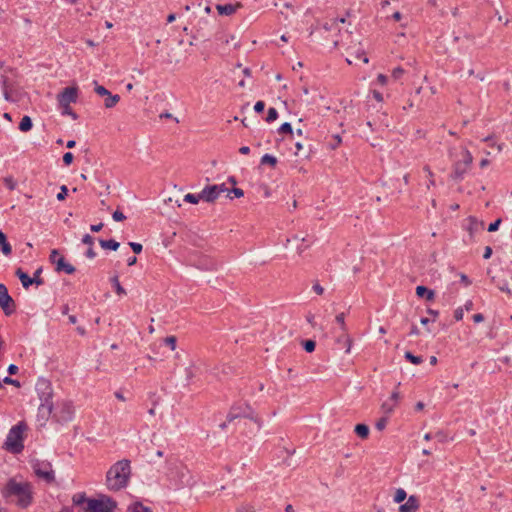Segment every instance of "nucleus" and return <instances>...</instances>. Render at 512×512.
<instances>
[{
    "instance_id": "1",
    "label": "nucleus",
    "mask_w": 512,
    "mask_h": 512,
    "mask_svg": "<svg viewBox=\"0 0 512 512\" xmlns=\"http://www.w3.org/2000/svg\"><path fill=\"white\" fill-rule=\"evenodd\" d=\"M2 496L21 509L28 508L34 500V487L28 481L11 478L2 489Z\"/></svg>"
},
{
    "instance_id": "29",
    "label": "nucleus",
    "mask_w": 512,
    "mask_h": 512,
    "mask_svg": "<svg viewBox=\"0 0 512 512\" xmlns=\"http://www.w3.org/2000/svg\"><path fill=\"white\" fill-rule=\"evenodd\" d=\"M277 158L270 154H265L261 157L260 163L261 165H270L272 167H275L277 164Z\"/></svg>"
},
{
    "instance_id": "15",
    "label": "nucleus",
    "mask_w": 512,
    "mask_h": 512,
    "mask_svg": "<svg viewBox=\"0 0 512 512\" xmlns=\"http://www.w3.org/2000/svg\"><path fill=\"white\" fill-rule=\"evenodd\" d=\"M55 270L57 272L64 271L67 274H73L75 272V267L67 263L64 257H59L55 264Z\"/></svg>"
},
{
    "instance_id": "45",
    "label": "nucleus",
    "mask_w": 512,
    "mask_h": 512,
    "mask_svg": "<svg viewBox=\"0 0 512 512\" xmlns=\"http://www.w3.org/2000/svg\"><path fill=\"white\" fill-rule=\"evenodd\" d=\"M386 425H387V418H386V417H382V418H380V419L376 422V424H375L376 428H377L379 431H382V430L386 427Z\"/></svg>"
},
{
    "instance_id": "5",
    "label": "nucleus",
    "mask_w": 512,
    "mask_h": 512,
    "mask_svg": "<svg viewBox=\"0 0 512 512\" xmlns=\"http://www.w3.org/2000/svg\"><path fill=\"white\" fill-rule=\"evenodd\" d=\"M25 430L26 425L23 422L18 423L10 429L4 443V447L7 451L18 454L23 450V433Z\"/></svg>"
},
{
    "instance_id": "56",
    "label": "nucleus",
    "mask_w": 512,
    "mask_h": 512,
    "mask_svg": "<svg viewBox=\"0 0 512 512\" xmlns=\"http://www.w3.org/2000/svg\"><path fill=\"white\" fill-rule=\"evenodd\" d=\"M312 289L318 295H322L324 293V288L318 282L314 283Z\"/></svg>"
},
{
    "instance_id": "34",
    "label": "nucleus",
    "mask_w": 512,
    "mask_h": 512,
    "mask_svg": "<svg viewBox=\"0 0 512 512\" xmlns=\"http://www.w3.org/2000/svg\"><path fill=\"white\" fill-rule=\"evenodd\" d=\"M200 200H201L200 193L199 194L188 193L184 196V201L191 203V204H197Z\"/></svg>"
},
{
    "instance_id": "13",
    "label": "nucleus",
    "mask_w": 512,
    "mask_h": 512,
    "mask_svg": "<svg viewBox=\"0 0 512 512\" xmlns=\"http://www.w3.org/2000/svg\"><path fill=\"white\" fill-rule=\"evenodd\" d=\"M15 275L19 278V280L21 281V284L22 286L25 288V289H28L32 284H36V285H43L44 284V280H36V279H32L31 277H29V275L24 272L21 268H17L16 271H15Z\"/></svg>"
},
{
    "instance_id": "25",
    "label": "nucleus",
    "mask_w": 512,
    "mask_h": 512,
    "mask_svg": "<svg viewBox=\"0 0 512 512\" xmlns=\"http://www.w3.org/2000/svg\"><path fill=\"white\" fill-rule=\"evenodd\" d=\"M3 96H4L5 100L10 101V102H16L18 100V98L14 95L12 89L9 87V85L6 82H4V85H3Z\"/></svg>"
},
{
    "instance_id": "8",
    "label": "nucleus",
    "mask_w": 512,
    "mask_h": 512,
    "mask_svg": "<svg viewBox=\"0 0 512 512\" xmlns=\"http://www.w3.org/2000/svg\"><path fill=\"white\" fill-rule=\"evenodd\" d=\"M32 467L38 478L43 479L47 483L55 481L54 471L50 462L36 460Z\"/></svg>"
},
{
    "instance_id": "4",
    "label": "nucleus",
    "mask_w": 512,
    "mask_h": 512,
    "mask_svg": "<svg viewBox=\"0 0 512 512\" xmlns=\"http://www.w3.org/2000/svg\"><path fill=\"white\" fill-rule=\"evenodd\" d=\"M36 390L41 400L38 413L42 418H48L53 411L52 387L47 380H39L36 384Z\"/></svg>"
},
{
    "instance_id": "55",
    "label": "nucleus",
    "mask_w": 512,
    "mask_h": 512,
    "mask_svg": "<svg viewBox=\"0 0 512 512\" xmlns=\"http://www.w3.org/2000/svg\"><path fill=\"white\" fill-rule=\"evenodd\" d=\"M265 103L263 101H257L254 105V110L257 113H261L264 111Z\"/></svg>"
},
{
    "instance_id": "38",
    "label": "nucleus",
    "mask_w": 512,
    "mask_h": 512,
    "mask_svg": "<svg viewBox=\"0 0 512 512\" xmlns=\"http://www.w3.org/2000/svg\"><path fill=\"white\" fill-rule=\"evenodd\" d=\"M164 343L171 348V350L176 349L177 339L175 336H168L164 339Z\"/></svg>"
},
{
    "instance_id": "37",
    "label": "nucleus",
    "mask_w": 512,
    "mask_h": 512,
    "mask_svg": "<svg viewBox=\"0 0 512 512\" xmlns=\"http://www.w3.org/2000/svg\"><path fill=\"white\" fill-rule=\"evenodd\" d=\"M316 343L313 340H305L303 341V348L306 352L311 353L315 350Z\"/></svg>"
},
{
    "instance_id": "12",
    "label": "nucleus",
    "mask_w": 512,
    "mask_h": 512,
    "mask_svg": "<svg viewBox=\"0 0 512 512\" xmlns=\"http://www.w3.org/2000/svg\"><path fill=\"white\" fill-rule=\"evenodd\" d=\"M74 414L73 405L70 402H63L60 406L57 407V411L54 414V417L57 418L58 421H70Z\"/></svg>"
},
{
    "instance_id": "31",
    "label": "nucleus",
    "mask_w": 512,
    "mask_h": 512,
    "mask_svg": "<svg viewBox=\"0 0 512 512\" xmlns=\"http://www.w3.org/2000/svg\"><path fill=\"white\" fill-rule=\"evenodd\" d=\"M404 357L406 360L411 362L412 364L419 365L423 362V359L421 356H415L412 352L406 351L404 354Z\"/></svg>"
},
{
    "instance_id": "24",
    "label": "nucleus",
    "mask_w": 512,
    "mask_h": 512,
    "mask_svg": "<svg viewBox=\"0 0 512 512\" xmlns=\"http://www.w3.org/2000/svg\"><path fill=\"white\" fill-rule=\"evenodd\" d=\"M127 512H152V510L141 502H135L128 507Z\"/></svg>"
},
{
    "instance_id": "39",
    "label": "nucleus",
    "mask_w": 512,
    "mask_h": 512,
    "mask_svg": "<svg viewBox=\"0 0 512 512\" xmlns=\"http://www.w3.org/2000/svg\"><path fill=\"white\" fill-rule=\"evenodd\" d=\"M336 322L340 325V328L343 332H346V324H345V313H340L336 316Z\"/></svg>"
},
{
    "instance_id": "20",
    "label": "nucleus",
    "mask_w": 512,
    "mask_h": 512,
    "mask_svg": "<svg viewBox=\"0 0 512 512\" xmlns=\"http://www.w3.org/2000/svg\"><path fill=\"white\" fill-rule=\"evenodd\" d=\"M99 244L103 249H109V250H113V251H116L120 246L119 242H117L114 239H109V240L99 239Z\"/></svg>"
},
{
    "instance_id": "49",
    "label": "nucleus",
    "mask_w": 512,
    "mask_h": 512,
    "mask_svg": "<svg viewBox=\"0 0 512 512\" xmlns=\"http://www.w3.org/2000/svg\"><path fill=\"white\" fill-rule=\"evenodd\" d=\"M424 171L427 172V174H428V179H429L428 188H430V186H434L435 185V181L433 179V173L430 170L429 166H425L424 167Z\"/></svg>"
},
{
    "instance_id": "9",
    "label": "nucleus",
    "mask_w": 512,
    "mask_h": 512,
    "mask_svg": "<svg viewBox=\"0 0 512 512\" xmlns=\"http://www.w3.org/2000/svg\"><path fill=\"white\" fill-rule=\"evenodd\" d=\"M0 306L6 316H10L16 311V303L4 284H0Z\"/></svg>"
},
{
    "instance_id": "59",
    "label": "nucleus",
    "mask_w": 512,
    "mask_h": 512,
    "mask_svg": "<svg viewBox=\"0 0 512 512\" xmlns=\"http://www.w3.org/2000/svg\"><path fill=\"white\" fill-rule=\"evenodd\" d=\"M395 404H390L388 402L383 403L382 409L385 410V412L390 413L393 411Z\"/></svg>"
},
{
    "instance_id": "47",
    "label": "nucleus",
    "mask_w": 512,
    "mask_h": 512,
    "mask_svg": "<svg viewBox=\"0 0 512 512\" xmlns=\"http://www.w3.org/2000/svg\"><path fill=\"white\" fill-rule=\"evenodd\" d=\"M355 58L358 59V60H362L364 63H368L369 62V59L365 55V52L363 50H358L356 52V54H355Z\"/></svg>"
},
{
    "instance_id": "19",
    "label": "nucleus",
    "mask_w": 512,
    "mask_h": 512,
    "mask_svg": "<svg viewBox=\"0 0 512 512\" xmlns=\"http://www.w3.org/2000/svg\"><path fill=\"white\" fill-rule=\"evenodd\" d=\"M0 247H1V251L4 255L7 256V255L11 254V252H12L11 245L8 243L7 237L2 231H0Z\"/></svg>"
},
{
    "instance_id": "57",
    "label": "nucleus",
    "mask_w": 512,
    "mask_h": 512,
    "mask_svg": "<svg viewBox=\"0 0 512 512\" xmlns=\"http://www.w3.org/2000/svg\"><path fill=\"white\" fill-rule=\"evenodd\" d=\"M477 228V221L475 218H470V226L468 228L470 235L472 236L474 230Z\"/></svg>"
},
{
    "instance_id": "7",
    "label": "nucleus",
    "mask_w": 512,
    "mask_h": 512,
    "mask_svg": "<svg viewBox=\"0 0 512 512\" xmlns=\"http://www.w3.org/2000/svg\"><path fill=\"white\" fill-rule=\"evenodd\" d=\"M116 503L109 497L103 496L100 499H90L87 506L83 508L84 512H113Z\"/></svg>"
},
{
    "instance_id": "62",
    "label": "nucleus",
    "mask_w": 512,
    "mask_h": 512,
    "mask_svg": "<svg viewBox=\"0 0 512 512\" xmlns=\"http://www.w3.org/2000/svg\"><path fill=\"white\" fill-rule=\"evenodd\" d=\"M387 76H385L384 74H378L377 76V82L380 83L381 85H385L387 83Z\"/></svg>"
},
{
    "instance_id": "52",
    "label": "nucleus",
    "mask_w": 512,
    "mask_h": 512,
    "mask_svg": "<svg viewBox=\"0 0 512 512\" xmlns=\"http://www.w3.org/2000/svg\"><path fill=\"white\" fill-rule=\"evenodd\" d=\"M4 182H5V185L10 189V190H14L15 187H16V183L15 181L13 180L12 177H6L4 179Z\"/></svg>"
},
{
    "instance_id": "28",
    "label": "nucleus",
    "mask_w": 512,
    "mask_h": 512,
    "mask_svg": "<svg viewBox=\"0 0 512 512\" xmlns=\"http://www.w3.org/2000/svg\"><path fill=\"white\" fill-rule=\"evenodd\" d=\"M179 58L176 57L175 54V48L174 47H167V58L165 60V63L167 64H177L179 63Z\"/></svg>"
},
{
    "instance_id": "61",
    "label": "nucleus",
    "mask_w": 512,
    "mask_h": 512,
    "mask_svg": "<svg viewBox=\"0 0 512 512\" xmlns=\"http://www.w3.org/2000/svg\"><path fill=\"white\" fill-rule=\"evenodd\" d=\"M230 192H232L235 195V197H237V198H240L244 195V191L240 188H233V189H231Z\"/></svg>"
},
{
    "instance_id": "16",
    "label": "nucleus",
    "mask_w": 512,
    "mask_h": 512,
    "mask_svg": "<svg viewBox=\"0 0 512 512\" xmlns=\"http://www.w3.org/2000/svg\"><path fill=\"white\" fill-rule=\"evenodd\" d=\"M241 7V5L238 3L236 5L233 4H225V5H217L216 9L221 15H232L236 12L237 8Z\"/></svg>"
},
{
    "instance_id": "10",
    "label": "nucleus",
    "mask_w": 512,
    "mask_h": 512,
    "mask_svg": "<svg viewBox=\"0 0 512 512\" xmlns=\"http://www.w3.org/2000/svg\"><path fill=\"white\" fill-rule=\"evenodd\" d=\"M227 191L225 184L206 186L201 192V200L208 203L214 202L222 192Z\"/></svg>"
},
{
    "instance_id": "51",
    "label": "nucleus",
    "mask_w": 512,
    "mask_h": 512,
    "mask_svg": "<svg viewBox=\"0 0 512 512\" xmlns=\"http://www.w3.org/2000/svg\"><path fill=\"white\" fill-rule=\"evenodd\" d=\"M404 73V70L401 67H396L392 71V77L397 80L399 79Z\"/></svg>"
},
{
    "instance_id": "27",
    "label": "nucleus",
    "mask_w": 512,
    "mask_h": 512,
    "mask_svg": "<svg viewBox=\"0 0 512 512\" xmlns=\"http://www.w3.org/2000/svg\"><path fill=\"white\" fill-rule=\"evenodd\" d=\"M354 431L360 438L363 439L367 438L369 435V427L365 424H357Z\"/></svg>"
},
{
    "instance_id": "58",
    "label": "nucleus",
    "mask_w": 512,
    "mask_h": 512,
    "mask_svg": "<svg viewBox=\"0 0 512 512\" xmlns=\"http://www.w3.org/2000/svg\"><path fill=\"white\" fill-rule=\"evenodd\" d=\"M85 255L89 259H93V258L96 257V252L94 251L93 246L92 247H88Z\"/></svg>"
},
{
    "instance_id": "44",
    "label": "nucleus",
    "mask_w": 512,
    "mask_h": 512,
    "mask_svg": "<svg viewBox=\"0 0 512 512\" xmlns=\"http://www.w3.org/2000/svg\"><path fill=\"white\" fill-rule=\"evenodd\" d=\"M112 218L114 221H117V222H120V221H123L126 219V216L119 210H116L113 214H112Z\"/></svg>"
},
{
    "instance_id": "35",
    "label": "nucleus",
    "mask_w": 512,
    "mask_h": 512,
    "mask_svg": "<svg viewBox=\"0 0 512 512\" xmlns=\"http://www.w3.org/2000/svg\"><path fill=\"white\" fill-rule=\"evenodd\" d=\"M278 118V112L275 108L270 107L267 112L266 121L268 123L275 121Z\"/></svg>"
},
{
    "instance_id": "36",
    "label": "nucleus",
    "mask_w": 512,
    "mask_h": 512,
    "mask_svg": "<svg viewBox=\"0 0 512 512\" xmlns=\"http://www.w3.org/2000/svg\"><path fill=\"white\" fill-rule=\"evenodd\" d=\"M278 132L280 134H293V129L290 123L285 122L279 127Z\"/></svg>"
},
{
    "instance_id": "6",
    "label": "nucleus",
    "mask_w": 512,
    "mask_h": 512,
    "mask_svg": "<svg viewBox=\"0 0 512 512\" xmlns=\"http://www.w3.org/2000/svg\"><path fill=\"white\" fill-rule=\"evenodd\" d=\"M462 155L463 159L454 163L452 173L450 175L451 179L456 182H460L464 179V176L469 171L473 162V157L469 150L463 149Z\"/></svg>"
},
{
    "instance_id": "26",
    "label": "nucleus",
    "mask_w": 512,
    "mask_h": 512,
    "mask_svg": "<svg viewBox=\"0 0 512 512\" xmlns=\"http://www.w3.org/2000/svg\"><path fill=\"white\" fill-rule=\"evenodd\" d=\"M120 101V96L118 94H109L105 101L104 106L108 109L113 108Z\"/></svg>"
},
{
    "instance_id": "18",
    "label": "nucleus",
    "mask_w": 512,
    "mask_h": 512,
    "mask_svg": "<svg viewBox=\"0 0 512 512\" xmlns=\"http://www.w3.org/2000/svg\"><path fill=\"white\" fill-rule=\"evenodd\" d=\"M337 343L339 345H342L343 348H345V352L346 353H349L350 350H351V346H352V339L347 335L346 332H344L343 335L339 336L337 338Z\"/></svg>"
},
{
    "instance_id": "63",
    "label": "nucleus",
    "mask_w": 512,
    "mask_h": 512,
    "mask_svg": "<svg viewBox=\"0 0 512 512\" xmlns=\"http://www.w3.org/2000/svg\"><path fill=\"white\" fill-rule=\"evenodd\" d=\"M492 255V248L490 246H486L483 254L484 259H489Z\"/></svg>"
},
{
    "instance_id": "2",
    "label": "nucleus",
    "mask_w": 512,
    "mask_h": 512,
    "mask_svg": "<svg viewBox=\"0 0 512 512\" xmlns=\"http://www.w3.org/2000/svg\"><path fill=\"white\" fill-rule=\"evenodd\" d=\"M166 479L173 490H181L185 487H193L196 481L189 468L178 460L167 461Z\"/></svg>"
},
{
    "instance_id": "60",
    "label": "nucleus",
    "mask_w": 512,
    "mask_h": 512,
    "mask_svg": "<svg viewBox=\"0 0 512 512\" xmlns=\"http://www.w3.org/2000/svg\"><path fill=\"white\" fill-rule=\"evenodd\" d=\"M18 370H19V369H18V366H17V365H15V364H10V365L8 366V369H7L8 373H9L10 375H14V374H16V373L18 372Z\"/></svg>"
},
{
    "instance_id": "41",
    "label": "nucleus",
    "mask_w": 512,
    "mask_h": 512,
    "mask_svg": "<svg viewBox=\"0 0 512 512\" xmlns=\"http://www.w3.org/2000/svg\"><path fill=\"white\" fill-rule=\"evenodd\" d=\"M67 193H68L67 186L66 185H62L60 187V192L57 194V200H59V201L65 200V198L67 196Z\"/></svg>"
},
{
    "instance_id": "33",
    "label": "nucleus",
    "mask_w": 512,
    "mask_h": 512,
    "mask_svg": "<svg viewBox=\"0 0 512 512\" xmlns=\"http://www.w3.org/2000/svg\"><path fill=\"white\" fill-rule=\"evenodd\" d=\"M406 497H407L406 491L402 488H399L395 492L394 501L396 503H401L406 499Z\"/></svg>"
},
{
    "instance_id": "64",
    "label": "nucleus",
    "mask_w": 512,
    "mask_h": 512,
    "mask_svg": "<svg viewBox=\"0 0 512 512\" xmlns=\"http://www.w3.org/2000/svg\"><path fill=\"white\" fill-rule=\"evenodd\" d=\"M238 512H254L251 506H242L237 509Z\"/></svg>"
},
{
    "instance_id": "3",
    "label": "nucleus",
    "mask_w": 512,
    "mask_h": 512,
    "mask_svg": "<svg viewBox=\"0 0 512 512\" xmlns=\"http://www.w3.org/2000/svg\"><path fill=\"white\" fill-rule=\"evenodd\" d=\"M131 476L130 461L123 459L113 464L106 473V485L111 491H119L128 485Z\"/></svg>"
},
{
    "instance_id": "23",
    "label": "nucleus",
    "mask_w": 512,
    "mask_h": 512,
    "mask_svg": "<svg viewBox=\"0 0 512 512\" xmlns=\"http://www.w3.org/2000/svg\"><path fill=\"white\" fill-rule=\"evenodd\" d=\"M88 500L89 499L86 497L85 493H77L72 497L73 504L78 507H82L85 504L87 505Z\"/></svg>"
},
{
    "instance_id": "22",
    "label": "nucleus",
    "mask_w": 512,
    "mask_h": 512,
    "mask_svg": "<svg viewBox=\"0 0 512 512\" xmlns=\"http://www.w3.org/2000/svg\"><path fill=\"white\" fill-rule=\"evenodd\" d=\"M33 123L29 116H24L19 123V130L22 132H28L32 129Z\"/></svg>"
},
{
    "instance_id": "54",
    "label": "nucleus",
    "mask_w": 512,
    "mask_h": 512,
    "mask_svg": "<svg viewBox=\"0 0 512 512\" xmlns=\"http://www.w3.org/2000/svg\"><path fill=\"white\" fill-rule=\"evenodd\" d=\"M2 382L5 384H10V385H14L16 387H20V382L18 380L12 379L8 376L5 377Z\"/></svg>"
},
{
    "instance_id": "40",
    "label": "nucleus",
    "mask_w": 512,
    "mask_h": 512,
    "mask_svg": "<svg viewBox=\"0 0 512 512\" xmlns=\"http://www.w3.org/2000/svg\"><path fill=\"white\" fill-rule=\"evenodd\" d=\"M235 410H237L236 406H233L230 410V412L227 415V421L232 422L236 418H240L242 416V413H235Z\"/></svg>"
},
{
    "instance_id": "53",
    "label": "nucleus",
    "mask_w": 512,
    "mask_h": 512,
    "mask_svg": "<svg viewBox=\"0 0 512 512\" xmlns=\"http://www.w3.org/2000/svg\"><path fill=\"white\" fill-rule=\"evenodd\" d=\"M464 311L463 308L459 307L454 311V318L456 321H460L463 319Z\"/></svg>"
},
{
    "instance_id": "21",
    "label": "nucleus",
    "mask_w": 512,
    "mask_h": 512,
    "mask_svg": "<svg viewBox=\"0 0 512 512\" xmlns=\"http://www.w3.org/2000/svg\"><path fill=\"white\" fill-rule=\"evenodd\" d=\"M241 417L251 419L254 422H256L259 427H261L260 419L256 416L255 412L251 409V407L249 405H245V408L243 410Z\"/></svg>"
},
{
    "instance_id": "46",
    "label": "nucleus",
    "mask_w": 512,
    "mask_h": 512,
    "mask_svg": "<svg viewBox=\"0 0 512 512\" xmlns=\"http://www.w3.org/2000/svg\"><path fill=\"white\" fill-rule=\"evenodd\" d=\"M82 243L88 245V247H92L94 244V238L89 234H85L82 238Z\"/></svg>"
},
{
    "instance_id": "11",
    "label": "nucleus",
    "mask_w": 512,
    "mask_h": 512,
    "mask_svg": "<svg viewBox=\"0 0 512 512\" xmlns=\"http://www.w3.org/2000/svg\"><path fill=\"white\" fill-rule=\"evenodd\" d=\"M78 99V88L77 87H66L58 95L57 101L59 106H67L71 103H75Z\"/></svg>"
},
{
    "instance_id": "48",
    "label": "nucleus",
    "mask_w": 512,
    "mask_h": 512,
    "mask_svg": "<svg viewBox=\"0 0 512 512\" xmlns=\"http://www.w3.org/2000/svg\"><path fill=\"white\" fill-rule=\"evenodd\" d=\"M501 224V219H497L495 220L494 222L490 223L489 226H488V231L489 232H495L498 230L499 228V225Z\"/></svg>"
},
{
    "instance_id": "42",
    "label": "nucleus",
    "mask_w": 512,
    "mask_h": 512,
    "mask_svg": "<svg viewBox=\"0 0 512 512\" xmlns=\"http://www.w3.org/2000/svg\"><path fill=\"white\" fill-rule=\"evenodd\" d=\"M59 257H62L57 249H53L50 253L49 260L52 264H56Z\"/></svg>"
},
{
    "instance_id": "17",
    "label": "nucleus",
    "mask_w": 512,
    "mask_h": 512,
    "mask_svg": "<svg viewBox=\"0 0 512 512\" xmlns=\"http://www.w3.org/2000/svg\"><path fill=\"white\" fill-rule=\"evenodd\" d=\"M416 295L418 297H425L429 301L433 300L435 297L433 290H430L427 287L421 285L416 287Z\"/></svg>"
},
{
    "instance_id": "43",
    "label": "nucleus",
    "mask_w": 512,
    "mask_h": 512,
    "mask_svg": "<svg viewBox=\"0 0 512 512\" xmlns=\"http://www.w3.org/2000/svg\"><path fill=\"white\" fill-rule=\"evenodd\" d=\"M129 246L131 247L133 252L136 254H140L142 252L143 247H142V244H140V243L129 242Z\"/></svg>"
},
{
    "instance_id": "14",
    "label": "nucleus",
    "mask_w": 512,
    "mask_h": 512,
    "mask_svg": "<svg viewBox=\"0 0 512 512\" xmlns=\"http://www.w3.org/2000/svg\"><path fill=\"white\" fill-rule=\"evenodd\" d=\"M420 507L419 500L415 495L408 497L406 503L400 505L399 512H417Z\"/></svg>"
},
{
    "instance_id": "30",
    "label": "nucleus",
    "mask_w": 512,
    "mask_h": 512,
    "mask_svg": "<svg viewBox=\"0 0 512 512\" xmlns=\"http://www.w3.org/2000/svg\"><path fill=\"white\" fill-rule=\"evenodd\" d=\"M111 283L118 295H126V290L121 286L117 275L111 278Z\"/></svg>"
},
{
    "instance_id": "32",
    "label": "nucleus",
    "mask_w": 512,
    "mask_h": 512,
    "mask_svg": "<svg viewBox=\"0 0 512 512\" xmlns=\"http://www.w3.org/2000/svg\"><path fill=\"white\" fill-rule=\"evenodd\" d=\"M93 84H94V91L95 93H97L99 96H105L107 97L111 92L108 91L104 86L102 85H99L97 81H93Z\"/></svg>"
},
{
    "instance_id": "50",
    "label": "nucleus",
    "mask_w": 512,
    "mask_h": 512,
    "mask_svg": "<svg viewBox=\"0 0 512 512\" xmlns=\"http://www.w3.org/2000/svg\"><path fill=\"white\" fill-rule=\"evenodd\" d=\"M74 156L71 152H66L63 155V162L65 165H70L73 162Z\"/></svg>"
}]
</instances>
